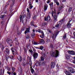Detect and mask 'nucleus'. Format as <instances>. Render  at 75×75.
I'll use <instances>...</instances> for the list:
<instances>
[{"instance_id": "ddd939ff", "label": "nucleus", "mask_w": 75, "mask_h": 75, "mask_svg": "<svg viewBox=\"0 0 75 75\" xmlns=\"http://www.w3.org/2000/svg\"><path fill=\"white\" fill-rule=\"evenodd\" d=\"M0 71L1 73H0V75H3L4 74V69L3 70L2 69H0Z\"/></svg>"}, {"instance_id": "f3484780", "label": "nucleus", "mask_w": 75, "mask_h": 75, "mask_svg": "<svg viewBox=\"0 0 75 75\" xmlns=\"http://www.w3.org/2000/svg\"><path fill=\"white\" fill-rule=\"evenodd\" d=\"M30 33V28H27L26 29V30L24 32V34H26L27 33Z\"/></svg>"}, {"instance_id": "4be33fe9", "label": "nucleus", "mask_w": 75, "mask_h": 75, "mask_svg": "<svg viewBox=\"0 0 75 75\" xmlns=\"http://www.w3.org/2000/svg\"><path fill=\"white\" fill-rule=\"evenodd\" d=\"M31 36L33 38H34L35 37V33L34 32H32L31 34Z\"/></svg>"}, {"instance_id": "423d86ee", "label": "nucleus", "mask_w": 75, "mask_h": 75, "mask_svg": "<svg viewBox=\"0 0 75 75\" xmlns=\"http://www.w3.org/2000/svg\"><path fill=\"white\" fill-rule=\"evenodd\" d=\"M6 50L4 51V54H9L10 53V50H9V49H8L7 48H6Z\"/></svg>"}, {"instance_id": "ea45409f", "label": "nucleus", "mask_w": 75, "mask_h": 75, "mask_svg": "<svg viewBox=\"0 0 75 75\" xmlns=\"http://www.w3.org/2000/svg\"><path fill=\"white\" fill-rule=\"evenodd\" d=\"M46 22H44L42 23V26H45V25H46Z\"/></svg>"}, {"instance_id": "7ed1b4c3", "label": "nucleus", "mask_w": 75, "mask_h": 75, "mask_svg": "<svg viewBox=\"0 0 75 75\" xmlns=\"http://www.w3.org/2000/svg\"><path fill=\"white\" fill-rule=\"evenodd\" d=\"M52 17L53 16V18H54V21L57 20V14L55 12H53L52 13Z\"/></svg>"}, {"instance_id": "6e6552de", "label": "nucleus", "mask_w": 75, "mask_h": 75, "mask_svg": "<svg viewBox=\"0 0 75 75\" xmlns=\"http://www.w3.org/2000/svg\"><path fill=\"white\" fill-rule=\"evenodd\" d=\"M27 17L28 18L26 20V21L27 20H29L30 19V17H31V13H28L27 14Z\"/></svg>"}, {"instance_id": "603ef678", "label": "nucleus", "mask_w": 75, "mask_h": 75, "mask_svg": "<svg viewBox=\"0 0 75 75\" xmlns=\"http://www.w3.org/2000/svg\"><path fill=\"white\" fill-rule=\"evenodd\" d=\"M7 73L9 75H11V72L10 73V72L9 71H7Z\"/></svg>"}, {"instance_id": "774afa93", "label": "nucleus", "mask_w": 75, "mask_h": 75, "mask_svg": "<svg viewBox=\"0 0 75 75\" xmlns=\"http://www.w3.org/2000/svg\"><path fill=\"white\" fill-rule=\"evenodd\" d=\"M73 63H74V64H75V60L73 61Z\"/></svg>"}, {"instance_id": "79ce46f5", "label": "nucleus", "mask_w": 75, "mask_h": 75, "mask_svg": "<svg viewBox=\"0 0 75 75\" xmlns=\"http://www.w3.org/2000/svg\"><path fill=\"white\" fill-rule=\"evenodd\" d=\"M38 44V43L37 42H33V44H34V45H37Z\"/></svg>"}, {"instance_id": "72a5a7b5", "label": "nucleus", "mask_w": 75, "mask_h": 75, "mask_svg": "<svg viewBox=\"0 0 75 75\" xmlns=\"http://www.w3.org/2000/svg\"><path fill=\"white\" fill-rule=\"evenodd\" d=\"M22 16H20V22H21L22 21Z\"/></svg>"}, {"instance_id": "052dcab7", "label": "nucleus", "mask_w": 75, "mask_h": 75, "mask_svg": "<svg viewBox=\"0 0 75 75\" xmlns=\"http://www.w3.org/2000/svg\"><path fill=\"white\" fill-rule=\"evenodd\" d=\"M33 51H34V52H35V49H34V48H33Z\"/></svg>"}, {"instance_id": "2f4dec72", "label": "nucleus", "mask_w": 75, "mask_h": 75, "mask_svg": "<svg viewBox=\"0 0 75 75\" xmlns=\"http://www.w3.org/2000/svg\"><path fill=\"white\" fill-rule=\"evenodd\" d=\"M64 20H65V18H64L63 19H62L61 21H60L59 22L60 23H62V21H64Z\"/></svg>"}, {"instance_id": "c756f323", "label": "nucleus", "mask_w": 75, "mask_h": 75, "mask_svg": "<svg viewBox=\"0 0 75 75\" xmlns=\"http://www.w3.org/2000/svg\"><path fill=\"white\" fill-rule=\"evenodd\" d=\"M5 57L6 61H7L8 59V58H9V57H8V55H6Z\"/></svg>"}, {"instance_id": "393cba45", "label": "nucleus", "mask_w": 75, "mask_h": 75, "mask_svg": "<svg viewBox=\"0 0 75 75\" xmlns=\"http://www.w3.org/2000/svg\"><path fill=\"white\" fill-rule=\"evenodd\" d=\"M36 65H37V67L38 66H39L40 67V65H41V62H38L37 63H36Z\"/></svg>"}, {"instance_id": "412c9836", "label": "nucleus", "mask_w": 75, "mask_h": 75, "mask_svg": "<svg viewBox=\"0 0 75 75\" xmlns=\"http://www.w3.org/2000/svg\"><path fill=\"white\" fill-rule=\"evenodd\" d=\"M65 74H66L67 75H72L71 74V73H70L69 71H66L65 72Z\"/></svg>"}, {"instance_id": "6ab92c4d", "label": "nucleus", "mask_w": 75, "mask_h": 75, "mask_svg": "<svg viewBox=\"0 0 75 75\" xmlns=\"http://www.w3.org/2000/svg\"><path fill=\"white\" fill-rule=\"evenodd\" d=\"M25 37L26 40L27 39H29V38H30V35H29L28 34H26L25 35Z\"/></svg>"}, {"instance_id": "8fccbe9b", "label": "nucleus", "mask_w": 75, "mask_h": 75, "mask_svg": "<svg viewBox=\"0 0 75 75\" xmlns=\"http://www.w3.org/2000/svg\"><path fill=\"white\" fill-rule=\"evenodd\" d=\"M4 46L2 45V51H3V50H4Z\"/></svg>"}, {"instance_id": "aec40b11", "label": "nucleus", "mask_w": 75, "mask_h": 75, "mask_svg": "<svg viewBox=\"0 0 75 75\" xmlns=\"http://www.w3.org/2000/svg\"><path fill=\"white\" fill-rule=\"evenodd\" d=\"M70 57V55L67 54H65V57L67 59H69Z\"/></svg>"}, {"instance_id": "f03ea898", "label": "nucleus", "mask_w": 75, "mask_h": 75, "mask_svg": "<svg viewBox=\"0 0 75 75\" xmlns=\"http://www.w3.org/2000/svg\"><path fill=\"white\" fill-rule=\"evenodd\" d=\"M58 33H59V32L58 31H56L54 32V34H53L52 35V38L53 39V41H54V40H55L56 37H57V35L58 34Z\"/></svg>"}, {"instance_id": "864d4df0", "label": "nucleus", "mask_w": 75, "mask_h": 75, "mask_svg": "<svg viewBox=\"0 0 75 75\" xmlns=\"http://www.w3.org/2000/svg\"><path fill=\"white\" fill-rule=\"evenodd\" d=\"M46 3L48 4L49 3H50V0H47V1L46 2Z\"/></svg>"}, {"instance_id": "cd10ccee", "label": "nucleus", "mask_w": 75, "mask_h": 75, "mask_svg": "<svg viewBox=\"0 0 75 75\" xmlns=\"http://www.w3.org/2000/svg\"><path fill=\"white\" fill-rule=\"evenodd\" d=\"M50 47L51 48H54V45L52 43H51L50 45Z\"/></svg>"}, {"instance_id": "c85d7f7f", "label": "nucleus", "mask_w": 75, "mask_h": 75, "mask_svg": "<svg viewBox=\"0 0 75 75\" xmlns=\"http://www.w3.org/2000/svg\"><path fill=\"white\" fill-rule=\"evenodd\" d=\"M72 10V7H69V12L70 13Z\"/></svg>"}, {"instance_id": "7c9ffc66", "label": "nucleus", "mask_w": 75, "mask_h": 75, "mask_svg": "<svg viewBox=\"0 0 75 75\" xmlns=\"http://www.w3.org/2000/svg\"><path fill=\"white\" fill-rule=\"evenodd\" d=\"M6 15H3L1 16V18H3L4 17H6Z\"/></svg>"}, {"instance_id": "b1692460", "label": "nucleus", "mask_w": 75, "mask_h": 75, "mask_svg": "<svg viewBox=\"0 0 75 75\" xmlns=\"http://www.w3.org/2000/svg\"><path fill=\"white\" fill-rule=\"evenodd\" d=\"M10 3V1H8L6 3V5L5 6V7H7L8 6Z\"/></svg>"}, {"instance_id": "680f3d73", "label": "nucleus", "mask_w": 75, "mask_h": 75, "mask_svg": "<svg viewBox=\"0 0 75 75\" xmlns=\"http://www.w3.org/2000/svg\"><path fill=\"white\" fill-rule=\"evenodd\" d=\"M15 41H16H16H18V40H17V39L16 38L15 39Z\"/></svg>"}, {"instance_id": "a878e982", "label": "nucleus", "mask_w": 75, "mask_h": 75, "mask_svg": "<svg viewBox=\"0 0 75 75\" xmlns=\"http://www.w3.org/2000/svg\"><path fill=\"white\" fill-rule=\"evenodd\" d=\"M29 9H31L33 7V6H32V5L31 4H30L29 5Z\"/></svg>"}, {"instance_id": "e2e57ef3", "label": "nucleus", "mask_w": 75, "mask_h": 75, "mask_svg": "<svg viewBox=\"0 0 75 75\" xmlns=\"http://www.w3.org/2000/svg\"><path fill=\"white\" fill-rule=\"evenodd\" d=\"M62 2H65L66 1V0H62Z\"/></svg>"}, {"instance_id": "bb28decb", "label": "nucleus", "mask_w": 75, "mask_h": 75, "mask_svg": "<svg viewBox=\"0 0 75 75\" xmlns=\"http://www.w3.org/2000/svg\"><path fill=\"white\" fill-rule=\"evenodd\" d=\"M30 24L32 26H33V25H34V21H32L31 22Z\"/></svg>"}, {"instance_id": "f8f14e48", "label": "nucleus", "mask_w": 75, "mask_h": 75, "mask_svg": "<svg viewBox=\"0 0 75 75\" xmlns=\"http://www.w3.org/2000/svg\"><path fill=\"white\" fill-rule=\"evenodd\" d=\"M48 8V4H46L44 5V11L45 12V11L47 10V8Z\"/></svg>"}, {"instance_id": "0eeeda50", "label": "nucleus", "mask_w": 75, "mask_h": 75, "mask_svg": "<svg viewBox=\"0 0 75 75\" xmlns=\"http://www.w3.org/2000/svg\"><path fill=\"white\" fill-rule=\"evenodd\" d=\"M38 54L37 53L34 52L33 53V57L34 59H35L37 58L38 57Z\"/></svg>"}, {"instance_id": "09e8293b", "label": "nucleus", "mask_w": 75, "mask_h": 75, "mask_svg": "<svg viewBox=\"0 0 75 75\" xmlns=\"http://www.w3.org/2000/svg\"><path fill=\"white\" fill-rule=\"evenodd\" d=\"M29 51L31 53H32V52H33V50H29Z\"/></svg>"}, {"instance_id": "4c0bfd02", "label": "nucleus", "mask_w": 75, "mask_h": 75, "mask_svg": "<svg viewBox=\"0 0 75 75\" xmlns=\"http://www.w3.org/2000/svg\"><path fill=\"white\" fill-rule=\"evenodd\" d=\"M54 3H56V4H57V6H58V5H59V2L57 1H54Z\"/></svg>"}, {"instance_id": "338daca9", "label": "nucleus", "mask_w": 75, "mask_h": 75, "mask_svg": "<svg viewBox=\"0 0 75 75\" xmlns=\"http://www.w3.org/2000/svg\"><path fill=\"white\" fill-rule=\"evenodd\" d=\"M11 58H14V56H11Z\"/></svg>"}, {"instance_id": "c9c22d12", "label": "nucleus", "mask_w": 75, "mask_h": 75, "mask_svg": "<svg viewBox=\"0 0 75 75\" xmlns=\"http://www.w3.org/2000/svg\"><path fill=\"white\" fill-rule=\"evenodd\" d=\"M11 75H16V72H11Z\"/></svg>"}, {"instance_id": "a211bd4d", "label": "nucleus", "mask_w": 75, "mask_h": 75, "mask_svg": "<svg viewBox=\"0 0 75 75\" xmlns=\"http://www.w3.org/2000/svg\"><path fill=\"white\" fill-rule=\"evenodd\" d=\"M38 42H39V43H43V44H44V43H45V41L42 39H40Z\"/></svg>"}, {"instance_id": "4d7b16f0", "label": "nucleus", "mask_w": 75, "mask_h": 75, "mask_svg": "<svg viewBox=\"0 0 75 75\" xmlns=\"http://www.w3.org/2000/svg\"><path fill=\"white\" fill-rule=\"evenodd\" d=\"M27 11L28 12V13L30 12V10H29V9H28V8H27Z\"/></svg>"}, {"instance_id": "4468645a", "label": "nucleus", "mask_w": 75, "mask_h": 75, "mask_svg": "<svg viewBox=\"0 0 75 75\" xmlns=\"http://www.w3.org/2000/svg\"><path fill=\"white\" fill-rule=\"evenodd\" d=\"M68 52L69 54H71V55H74V54H75V52H74V51H68Z\"/></svg>"}, {"instance_id": "58836bf2", "label": "nucleus", "mask_w": 75, "mask_h": 75, "mask_svg": "<svg viewBox=\"0 0 75 75\" xmlns=\"http://www.w3.org/2000/svg\"><path fill=\"white\" fill-rule=\"evenodd\" d=\"M46 42L47 43L49 42H50V40L49 39H46Z\"/></svg>"}, {"instance_id": "f257e3e1", "label": "nucleus", "mask_w": 75, "mask_h": 75, "mask_svg": "<svg viewBox=\"0 0 75 75\" xmlns=\"http://www.w3.org/2000/svg\"><path fill=\"white\" fill-rule=\"evenodd\" d=\"M59 51L56 50L54 52L52 51L50 52V55L52 57H57L59 55Z\"/></svg>"}, {"instance_id": "49530a36", "label": "nucleus", "mask_w": 75, "mask_h": 75, "mask_svg": "<svg viewBox=\"0 0 75 75\" xmlns=\"http://www.w3.org/2000/svg\"><path fill=\"white\" fill-rule=\"evenodd\" d=\"M59 8L60 9V10H62L63 8V6H60L59 7Z\"/></svg>"}, {"instance_id": "3c124183", "label": "nucleus", "mask_w": 75, "mask_h": 75, "mask_svg": "<svg viewBox=\"0 0 75 75\" xmlns=\"http://www.w3.org/2000/svg\"><path fill=\"white\" fill-rule=\"evenodd\" d=\"M1 24L2 25H4V21H1Z\"/></svg>"}, {"instance_id": "dca6fc26", "label": "nucleus", "mask_w": 75, "mask_h": 75, "mask_svg": "<svg viewBox=\"0 0 75 75\" xmlns=\"http://www.w3.org/2000/svg\"><path fill=\"white\" fill-rule=\"evenodd\" d=\"M51 68H54L55 67V63L53 62H52L51 63Z\"/></svg>"}, {"instance_id": "20e7f679", "label": "nucleus", "mask_w": 75, "mask_h": 75, "mask_svg": "<svg viewBox=\"0 0 75 75\" xmlns=\"http://www.w3.org/2000/svg\"><path fill=\"white\" fill-rule=\"evenodd\" d=\"M6 41L8 44H11L12 43V40L10 38L7 39Z\"/></svg>"}, {"instance_id": "5fc2aeb1", "label": "nucleus", "mask_w": 75, "mask_h": 75, "mask_svg": "<svg viewBox=\"0 0 75 75\" xmlns=\"http://www.w3.org/2000/svg\"><path fill=\"white\" fill-rule=\"evenodd\" d=\"M24 27H22L21 28V31H24Z\"/></svg>"}, {"instance_id": "1a4fd4ad", "label": "nucleus", "mask_w": 75, "mask_h": 75, "mask_svg": "<svg viewBox=\"0 0 75 75\" xmlns=\"http://www.w3.org/2000/svg\"><path fill=\"white\" fill-rule=\"evenodd\" d=\"M38 32L39 33H41L42 34V36L41 35H40V37H41V38H44V32H43V31H42L41 32V31L40 30H38Z\"/></svg>"}, {"instance_id": "37998d69", "label": "nucleus", "mask_w": 75, "mask_h": 75, "mask_svg": "<svg viewBox=\"0 0 75 75\" xmlns=\"http://www.w3.org/2000/svg\"><path fill=\"white\" fill-rule=\"evenodd\" d=\"M40 49L41 50H42V49H43V46H40Z\"/></svg>"}, {"instance_id": "e433bc0d", "label": "nucleus", "mask_w": 75, "mask_h": 75, "mask_svg": "<svg viewBox=\"0 0 75 75\" xmlns=\"http://www.w3.org/2000/svg\"><path fill=\"white\" fill-rule=\"evenodd\" d=\"M40 59L41 60V61H43V60H44V58L43 57H42V56H41L40 57Z\"/></svg>"}, {"instance_id": "bf43d9fd", "label": "nucleus", "mask_w": 75, "mask_h": 75, "mask_svg": "<svg viewBox=\"0 0 75 75\" xmlns=\"http://www.w3.org/2000/svg\"><path fill=\"white\" fill-rule=\"evenodd\" d=\"M11 50H12V53H13V55H14V53H13V52H14V50H13V49H11Z\"/></svg>"}, {"instance_id": "0e129e2a", "label": "nucleus", "mask_w": 75, "mask_h": 75, "mask_svg": "<svg viewBox=\"0 0 75 75\" xmlns=\"http://www.w3.org/2000/svg\"><path fill=\"white\" fill-rule=\"evenodd\" d=\"M49 5H50V8H51V9H52V8H51V7H52L51 6V4H49Z\"/></svg>"}, {"instance_id": "2eb2a0df", "label": "nucleus", "mask_w": 75, "mask_h": 75, "mask_svg": "<svg viewBox=\"0 0 75 75\" xmlns=\"http://www.w3.org/2000/svg\"><path fill=\"white\" fill-rule=\"evenodd\" d=\"M71 20H72V19H71V20L69 21V22L67 24V26L68 28H70V27H71V23H70V22Z\"/></svg>"}, {"instance_id": "f704fd0d", "label": "nucleus", "mask_w": 75, "mask_h": 75, "mask_svg": "<svg viewBox=\"0 0 75 75\" xmlns=\"http://www.w3.org/2000/svg\"><path fill=\"white\" fill-rule=\"evenodd\" d=\"M67 38V35L65 34L64 35L63 37V39H65Z\"/></svg>"}, {"instance_id": "9d476101", "label": "nucleus", "mask_w": 75, "mask_h": 75, "mask_svg": "<svg viewBox=\"0 0 75 75\" xmlns=\"http://www.w3.org/2000/svg\"><path fill=\"white\" fill-rule=\"evenodd\" d=\"M69 71L71 73H74L75 72V69L72 68L71 67H69Z\"/></svg>"}, {"instance_id": "6e6d98bb", "label": "nucleus", "mask_w": 75, "mask_h": 75, "mask_svg": "<svg viewBox=\"0 0 75 75\" xmlns=\"http://www.w3.org/2000/svg\"><path fill=\"white\" fill-rule=\"evenodd\" d=\"M33 26H34V27L35 28V27H37V25H36L33 24Z\"/></svg>"}, {"instance_id": "69168bd1", "label": "nucleus", "mask_w": 75, "mask_h": 75, "mask_svg": "<svg viewBox=\"0 0 75 75\" xmlns=\"http://www.w3.org/2000/svg\"><path fill=\"white\" fill-rule=\"evenodd\" d=\"M48 31L50 33H51V31L50 30H48Z\"/></svg>"}, {"instance_id": "a19ab883", "label": "nucleus", "mask_w": 75, "mask_h": 75, "mask_svg": "<svg viewBox=\"0 0 75 75\" xmlns=\"http://www.w3.org/2000/svg\"><path fill=\"white\" fill-rule=\"evenodd\" d=\"M12 69L13 72H14V71H15V69H14V67H12Z\"/></svg>"}, {"instance_id": "473e14b6", "label": "nucleus", "mask_w": 75, "mask_h": 75, "mask_svg": "<svg viewBox=\"0 0 75 75\" xmlns=\"http://www.w3.org/2000/svg\"><path fill=\"white\" fill-rule=\"evenodd\" d=\"M31 72L32 74H34V70L32 68L31 69Z\"/></svg>"}, {"instance_id": "39448f33", "label": "nucleus", "mask_w": 75, "mask_h": 75, "mask_svg": "<svg viewBox=\"0 0 75 75\" xmlns=\"http://www.w3.org/2000/svg\"><path fill=\"white\" fill-rule=\"evenodd\" d=\"M44 20L45 21H50V20H51V18L50 17V16H47V17H45Z\"/></svg>"}, {"instance_id": "5701e85b", "label": "nucleus", "mask_w": 75, "mask_h": 75, "mask_svg": "<svg viewBox=\"0 0 75 75\" xmlns=\"http://www.w3.org/2000/svg\"><path fill=\"white\" fill-rule=\"evenodd\" d=\"M18 72H20V74H21V72H23V69H22V68L21 67L18 70Z\"/></svg>"}, {"instance_id": "13d9d810", "label": "nucleus", "mask_w": 75, "mask_h": 75, "mask_svg": "<svg viewBox=\"0 0 75 75\" xmlns=\"http://www.w3.org/2000/svg\"><path fill=\"white\" fill-rule=\"evenodd\" d=\"M59 24H58L57 25H56V27L58 28L59 27Z\"/></svg>"}, {"instance_id": "de8ad7c7", "label": "nucleus", "mask_w": 75, "mask_h": 75, "mask_svg": "<svg viewBox=\"0 0 75 75\" xmlns=\"http://www.w3.org/2000/svg\"><path fill=\"white\" fill-rule=\"evenodd\" d=\"M15 43L16 45H18V44H19V43L18 42V41L16 42H15Z\"/></svg>"}, {"instance_id": "a18cd8bd", "label": "nucleus", "mask_w": 75, "mask_h": 75, "mask_svg": "<svg viewBox=\"0 0 75 75\" xmlns=\"http://www.w3.org/2000/svg\"><path fill=\"white\" fill-rule=\"evenodd\" d=\"M7 70H8V71H11V69L9 68V67H7Z\"/></svg>"}, {"instance_id": "c03bdc74", "label": "nucleus", "mask_w": 75, "mask_h": 75, "mask_svg": "<svg viewBox=\"0 0 75 75\" xmlns=\"http://www.w3.org/2000/svg\"><path fill=\"white\" fill-rule=\"evenodd\" d=\"M36 16H34L33 19V20H36Z\"/></svg>"}, {"instance_id": "9b49d317", "label": "nucleus", "mask_w": 75, "mask_h": 75, "mask_svg": "<svg viewBox=\"0 0 75 75\" xmlns=\"http://www.w3.org/2000/svg\"><path fill=\"white\" fill-rule=\"evenodd\" d=\"M17 59L19 62H21L23 60V58H22V57L20 56H19L18 57Z\"/></svg>"}]
</instances>
